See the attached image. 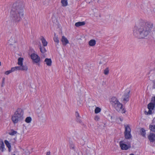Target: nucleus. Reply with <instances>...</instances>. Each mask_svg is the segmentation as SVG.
<instances>
[{
	"mask_svg": "<svg viewBox=\"0 0 155 155\" xmlns=\"http://www.w3.org/2000/svg\"><path fill=\"white\" fill-rule=\"evenodd\" d=\"M153 27V24L151 22L143 21L135 26L133 35L138 38H145L150 33Z\"/></svg>",
	"mask_w": 155,
	"mask_h": 155,
	"instance_id": "nucleus-1",
	"label": "nucleus"
},
{
	"mask_svg": "<svg viewBox=\"0 0 155 155\" xmlns=\"http://www.w3.org/2000/svg\"><path fill=\"white\" fill-rule=\"evenodd\" d=\"M24 5L21 2L14 3L11 12V16L16 21H19L23 17Z\"/></svg>",
	"mask_w": 155,
	"mask_h": 155,
	"instance_id": "nucleus-2",
	"label": "nucleus"
},
{
	"mask_svg": "<svg viewBox=\"0 0 155 155\" xmlns=\"http://www.w3.org/2000/svg\"><path fill=\"white\" fill-rule=\"evenodd\" d=\"M110 103L117 110L122 113L125 112V110L123 108L122 104L119 102L116 97H113L111 98Z\"/></svg>",
	"mask_w": 155,
	"mask_h": 155,
	"instance_id": "nucleus-3",
	"label": "nucleus"
},
{
	"mask_svg": "<svg viewBox=\"0 0 155 155\" xmlns=\"http://www.w3.org/2000/svg\"><path fill=\"white\" fill-rule=\"evenodd\" d=\"M23 112L21 109H18L15 111L14 114L12 116V120L13 122L15 124L23 119Z\"/></svg>",
	"mask_w": 155,
	"mask_h": 155,
	"instance_id": "nucleus-4",
	"label": "nucleus"
},
{
	"mask_svg": "<svg viewBox=\"0 0 155 155\" xmlns=\"http://www.w3.org/2000/svg\"><path fill=\"white\" fill-rule=\"evenodd\" d=\"M125 131L124 132V137L126 139H129L131 137V129L128 124L124 125Z\"/></svg>",
	"mask_w": 155,
	"mask_h": 155,
	"instance_id": "nucleus-5",
	"label": "nucleus"
},
{
	"mask_svg": "<svg viewBox=\"0 0 155 155\" xmlns=\"http://www.w3.org/2000/svg\"><path fill=\"white\" fill-rule=\"evenodd\" d=\"M130 91L129 89H126L124 92L122 99L124 103H126L129 100Z\"/></svg>",
	"mask_w": 155,
	"mask_h": 155,
	"instance_id": "nucleus-6",
	"label": "nucleus"
},
{
	"mask_svg": "<svg viewBox=\"0 0 155 155\" xmlns=\"http://www.w3.org/2000/svg\"><path fill=\"white\" fill-rule=\"evenodd\" d=\"M31 57L34 62L37 64L40 62V58L37 54L34 53L32 54Z\"/></svg>",
	"mask_w": 155,
	"mask_h": 155,
	"instance_id": "nucleus-7",
	"label": "nucleus"
},
{
	"mask_svg": "<svg viewBox=\"0 0 155 155\" xmlns=\"http://www.w3.org/2000/svg\"><path fill=\"white\" fill-rule=\"evenodd\" d=\"M119 144L122 150H127L131 147L130 144L127 145L123 140L120 141L119 142Z\"/></svg>",
	"mask_w": 155,
	"mask_h": 155,
	"instance_id": "nucleus-8",
	"label": "nucleus"
},
{
	"mask_svg": "<svg viewBox=\"0 0 155 155\" xmlns=\"http://www.w3.org/2000/svg\"><path fill=\"white\" fill-rule=\"evenodd\" d=\"M12 71L14 72L16 71H26L28 70V67L27 66H15L12 67L11 68Z\"/></svg>",
	"mask_w": 155,
	"mask_h": 155,
	"instance_id": "nucleus-9",
	"label": "nucleus"
},
{
	"mask_svg": "<svg viewBox=\"0 0 155 155\" xmlns=\"http://www.w3.org/2000/svg\"><path fill=\"white\" fill-rule=\"evenodd\" d=\"M63 45L65 46L69 43V41L68 39L64 36H63L61 40Z\"/></svg>",
	"mask_w": 155,
	"mask_h": 155,
	"instance_id": "nucleus-10",
	"label": "nucleus"
},
{
	"mask_svg": "<svg viewBox=\"0 0 155 155\" xmlns=\"http://www.w3.org/2000/svg\"><path fill=\"white\" fill-rule=\"evenodd\" d=\"M148 138L150 142H153L155 140V134L153 133H150L148 136Z\"/></svg>",
	"mask_w": 155,
	"mask_h": 155,
	"instance_id": "nucleus-11",
	"label": "nucleus"
},
{
	"mask_svg": "<svg viewBox=\"0 0 155 155\" xmlns=\"http://www.w3.org/2000/svg\"><path fill=\"white\" fill-rule=\"evenodd\" d=\"M155 103H154L152 101L148 105V108L149 110L151 109L153 110L155 107Z\"/></svg>",
	"mask_w": 155,
	"mask_h": 155,
	"instance_id": "nucleus-12",
	"label": "nucleus"
},
{
	"mask_svg": "<svg viewBox=\"0 0 155 155\" xmlns=\"http://www.w3.org/2000/svg\"><path fill=\"white\" fill-rule=\"evenodd\" d=\"M23 58H22L20 57L18 58L17 64L20 66H27L26 65H23Z\"/></svg>",
	"mask_w": 155,
	"mask_h": 155,
	"instance_id": "nucleus-13",
	"label": "nucleus"
},
{
	"mask_svg": "<svg viewBox=\"0 0 155 155\" xmlns=\"http://www.w3.org/2000/svg\"><path fill=\"white\" fill-rule=\"evenodd\" d=\"M44 62L48 66H51L52 64V61L50 58H46L45 59Z\"/></svg>",
	"mask_w": 155,
	"mask_h": 155,
	"instance_id": "nucleus-14",
	"label": "nucleus"
},
{
	"mask_svg": "<svg viewBox=\"0 0 155 155\" xmlns=\"http://www.w3.org/2000/svg\"><path fill=\"white\" fill-rule=\"evenodd\" d=\"M43 46H46L47 45L48 42L43 37H41L40 39Z\"/></svg>",
	"mask_w": 155,
	"mask_h": 155,
	"instance_id": "nucleus-15",
	"label": "nucleus"
},
{
	"mask_svg": "<svg viewBox=\"0 0 155 155\" xmlns=\"http://www.w3.org/2000/svg\"><path fill=\"white\" fill-rule=\"evenodd\" d=\"M5 149V145L3 142L2 141L0 142V150L2 152H3Z\"/></svg>",
	"mask_w": 155,
	"mask_h": 155,
	"instance_id": "nucleus-16",
	"label": "nucleus"
},
{
	"mask_svg": "<svg viewBox=\"0 0 155 155\" xmlns=\"http://www.w3.org/2000/svg\"><path fill=\"white\" fill-rule=\"evenodd\" d=\"M96 44V41L95 40L91 39L89 42V45L91 46H94Z\"/></svg>",
	"mask_w": 155,
	"mask_h": 155,
	"instance_id": "nucleus-17",
	"label": "nucleus"
},
{
	"mask_svg": "<svg viewBox=\"0 0 155 155\" xmlns=\"http://www.w3.org/2000/svg\"><path fill=\"white\" fill-rule=\"evenodd\" d=\"M4 142L6 146L8 148V150L9 152H10L11 151V146L10 143L9 142L8 140H5Z\"/></svg>",
	"mask_w": 155,
	"mask_h": 155,
	"instance_id": "nucleus-18",
	"label": "nucleus"
},
{
	"mask_svg": "<svg viewBox=\"0 0 155 155\" xmlns=\"http://www.w3.org/2000/svg\"><path fill=\"white\" fill-rule=\"evenodd\" d=\"M68 0H61V3L62 6L66 7L68 5Z\"/></svg>",
	"mask_w": 155,
	"mask_h": 155,
	"instance_id": "nucleus-19",
	"label": "nucleus"
},
{
	"mask_svg": "<svg viewBox=\"0 0 155 155\" xmlns=\"http://www.w3.org/2000/svg\"><path fill=\"white\" fill-rule=\"evenodd\" d=\"M85 24L84 21L78 22L75 24V25L76 27H78L84 25H85Z\"/></svg>",
	"mask_w": 155,
	"mask_h": 155,
	"instance_id": "nucleus-20",
	"label": "nucleus"
},
{
	"mask_svg": "<svg viewBox=\"0 0 155 155\" xmlns=\"http://www.w3.org/2000/svg\"><path fill=\"white\" fill-rule=\"evenodd\" d=\"M54 41L57 44L59 43V40L57 35H56L55 33L54 34V37L53 38Z\"/></svg>",
	"mask_w": 155,
	"mask_h": 155,
	"instance_id": "nucleus-21",
	"label": "nucleus"
},
{
	"mask_svg": "<svg viewBox=\"0 0 155 155\" xmlns=\"http://www.w3.org/2000/svg\"><path fill=\"white\" fill-rule=\"evenodd\" d=\"M149 128L150 130L153 132L155 133V125L150 124Z\"/></svg>",
	"mask_w": 155,
	"mask_h": 155,
	"instance_id": "nucleus-22",
	"label": "nucleus"
},
{
	"mask_svg": "<svg viewBox=\"0 0 155 155\" xmlns=\"http://www.w3.org/2000/svg\"><path fill=\"white\" fill-rule=\"evenodd\" d=\"M44 47V46H42L41 45L39 46L40 51L43 53H44L46 51L45 48Z\"/></svg>",
	"mask_w": 155,
	"mask_h": 155,
	"instance_id": "nucleus-23",
	"label": "nucleus"
},
{
	"mask_svg": "<svg viewBox=\"0 0 155 155\" xmlns=\"http://www.w3.org/2000/svg\"><path fill=\"white\" fill-rule=\"evenodd\" d=\"M140 133L142 136L144 137L145 136L146 133L145 132V130L143 128H141L140 130Z\"/></svg>",
	"mask_w": 155,
	"mask_h": 155,
	"instance_id": "nucleus-24",
	"label": "nucleus"
},
{
	"mask_svg": "<svg viewBox=\"0 0 155 155\" xmlns=\"http://www.w3.org/2000/svg\"><path fill=\"white\" fill-rule=\"evenodd\" d=\"M31 120V118L30 117H27L25 120V121L27 123H30Z\"/></svg>",
	"mask_w": 155,
	"mask_h": 155,
	"instance_id": "nucleus-25",
	"label": "nucleus"
},
{
	"mask_svg": "<svg viewBox=\"0 0 155 155\" xmlns=\"http://www.w3.org/2000/svg\"><path fill=\"white\" fill-rule=\"evenodd\" d=\"M101 111V109L99 107H97L94 110V112L95 114H97L99 113Z\"/></svg>",
	"mask_w": 155,
	"mask_h": 155,
	"instance_id": "nucleus-26",
	"label": "nucleus"
},
{
	"mask_svg": "<svg viewBox=\"0 0 155 155\" xmlns=\"http://www.w3.org/2000/svg\"><path fill=\"white\" fill-rule=\"evenodd\" d=\"M109 68H107L104 71V74L105 75H107L108 74L109 72Z\"/></svg>",
	"mask_w": 155,
	"mask_h": 155,
	"instance_id": "nucleus-27",
	"label": "nucleus"
},
{
	"mask_svg": "<svg viewBox=\"0 0 155 155\" xmlns=\"http://www.w3.org/2000/svg\"><path fill=\"white\" fill-rule=\"evenodd\" d=\"M17 132L13 130H12L11 132L9 133V134L11 135H14L17 133Z\"/></svg>",
	"mask_w": 155,
	"mask_h": 155,
	"instance_id": "nucleus-28",
	"label": "nucleus"
},
{
	"mask_svg": "<svg viewBox=\"0 0 155 155\" xmlns=\"http://www.w3.org/2000/svg\"><path fill=\"white\" fill-rule=\"evenodd\" d=\"M13 72L12 71V69H11V70L7 71L5 72V74L6 75H8L11 73Z\"/></svg>",
	"mask_w": 155,
	"mask_h": 155,
	"instance_id": "nucleus-29",
	"label": "nucleus"
},
{
	"mask_svg": "<svg viewBox=\"0 0 155 155\" xmlns=\"http://www.w3.org/2000/svg\"><path fill=\"white\" fill-rule=\"evenodd\" d=\"M94 119L96 121H98L100 119V117L99 116L97 115L95 117Z\"/></svg>",
	"mask_w": 155,
	"mask_h": 155,
	"instance_id": "nucleus-30",
	"label": "nucleus"
},
{
	"mask_svg": "<svg viewBox=\"0 0 155 155\" xmlns=\"http://www.w3.org/2000/svg\"><path fill=\"white\" fill-rule=\"evenodd\" d=\"M76 116L77 117H80L79 114L78 112H76Z\"/></svg>",
	"mask_w": 155,
	"mask_h": 155,
	"instance_id": "nucleus-31",
	"label": "nucleus"
},
{
	"mask_svg": "<svg viewBox=\"0 0 155 155\" xmlns=\"http://www.w3.org/2000/svg\"><path fill=\"white\" fill-rule=\"evenodd\" d=\"M75 146L74 145H72L70 147V148L72 149H74Z\"/></svg>",
	"mask_w": 155,
	"mask_h": 155,
	"instance_id": "nucleus-32",
	"label": "nucleus"
},
{
	"mask_svg": "<svg viewBox=\"0 0 155 155\" xmlns=\"http://www.w3.org/2000/svg\"><path fill=\"white\" fill-rule=\"evenodd\" d=\"M151 110V109H150V110H149V111H148V113L149 114H151L152 113V110Z\"/></svg>",
	"mask_w": 155,
	"mask_h": 155,
	"instance_id": "nucleus-33",
	"label": "nucleus"
},
{
	"mask_svg": "<svg viewBox=\"0 0 155 155\" xmlns=\"http://www.w3.org/2000/svg\"><path fill=\"white\" fill-rule=\"evenodd\" d=\"M51 153L50 151L47 152L46 153V155H50Z\"/></svg>",
	"mask_w": 155,
	"mask_h": 155,
	"instance_id": "nucleus-34",
	"label": "nucleus"
},
{
	"mask_svg": "<svg viewBox=\"0 0 155 155\" xmlns=\"http://www.w3.org/2000/svg\"><path fill=\"white\" fill-rule=\"evenodd\" d=\"M78 121H79L80 123L81 122V121L80 120H78Z\"/></svg>",
	"mask_w": 155,
	"mask_h": 155,
	"instance_id": "nucleus-35",
	"label": "nucleus"
},
{
	"mask_svg": "<svg viewBox=\"0 0 155 155\" xmlns=\"http://www.w3.org/2000/svg\"><path fill=\"white\" fill-rule=\"evenodd\" d=\"M120 120H121V121H122V120H123L122 119H121V118H120Z\"/></svg>",
	"mask_w": 155,
	"mask_h": 155,
	"instance_id": "nucleus-36",
	"label": "nucleus"
},
{
	"mask_svg": "<svg viewBox=\"0 0 155 155\" xmlns=\"http://www.w3.org/2000/svg\"><path fill=\"white\" fill-rule=\"evenodd\" d=\"M1 61H0V66H1Z\"/></svg>",
	"mask_w": 155,
	"mask_h": 155,
	"instance_id": "nucleus-37",
	"label": "nucleus"
},
{
	"mask_svg": "<svg viewBox=\"0 0 155 155\" xmlns=\"http://www.w3.org/2000/svg\"><path fill=\"white\" fill-rule=\"evenodd\" d=\"M13 155H15V154H14Z\"/></svg>",
	"mask_w": 155,
	"mask_h": 155,
	"instance_id": "nucleus-38",
	"label": "nucleus"
}]
</instances>
